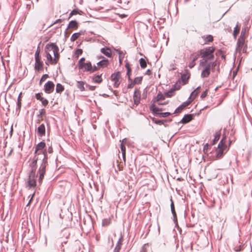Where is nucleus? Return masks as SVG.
<instances>
[{"label":"nucleus","mask_w":252,"mask_h":252,"mask_svg":"<svg viewBox=\"0 0 252 252\" xmlns=\"http://www.w3.org/2000/svg\"><path fill=\"white\" fill-rule=\"evenodd\" d=\"M215 48L214 47H209L203 49L199 51V55L202 58L200 61V65L205 66L208 63V61L213 60L214 58V53Z\"/></svg>","instance_id":"1"},{"label":"nucleus","mask_w":252,"mask_h":252,"mask_svg":"<svg viewBox=\"0 0 252 252\" xmlns=\"http://www.w3.org/2000/svg\"><path fill=\"white\" fill-rule=\"evenodd\" d=\"M217 65V63L216 61L207 63L206 65L203 66L205 67L201 72V77L203 78L208 77L210 74L211 70H212V71H214V69Z\"/></svg>","instance_id":"2"},{"label":"nucleus","mask_w":252,"mask_h":252,"mask_svg":"<svg viewBox=\"0 0 252 252\" xmlns=\"http://www.w3.org/2000/svg\"><path fill=\"white\" fill-rule=\"evenodd\" d=\"M45 153L46 152H39L34 156L32 161L30 164V166L31 168V173H36L37 160L44 159L45 157Z\"/></svg>","instance_id":"3"},{"label":"nucleus","mask_w":252,"mask_h":252,"mask_svg":"<svg viewBox=\"0 0 252 252\" xmlns=\"http://www.w3.org/2000/svg\"><path fill=\"white\" fill-rule=\"evenodd\" d=\"M47 154L45 153V157L44 159H42L40 166L38 170V173L39 174L38 182L41 184L42 182V180L44 178V174L46 172V167L48 165L47 163Z\"/></svg>","instance_id":"4"},{"label":"nucleus","mask_w":252,"mask_h":252,"mask_svg":"<svg viewBox=\"0 0 252 252\" xmlns=\"http://www.w3.org/2000/svg\"><path fill=\"white\" fill-rule=\"evenodd\" d=\"M225 137H223L218 144V148L216 150L217 158H220L222 156L224 151H227V146L225 144Z\"/></svg>","instance_id":"5"},{"label":"nucleus","mask_w":252,"mask_h":252,"mask_svg":"<svg viewBox=\"0 0 252 252\" xmlns=\"http://www.w3.org/2000/svg\"><path fill=\"white\" fill-rule=\"evenodd\" d=\"M69 236V233L68 232L67 230L64 229L57 233L56 234V238L59 242L61 243L63 246V244H66L67 243V241H66V239Z\"/></svg>","instance_id":"6"},{"label":"nucleus","mask_w":252,"mask_h":252,"mask_svg":"<svg viewBox=\"0 0 252 252\" xmlns=\"http://www.w3.org/2000/svg\"><path fill=\"white\" fill-rule=\"evenodd\" d=\"M111 80L112 81L114 82V87L118 88L121 82V73L119 71L117 72H115L112 74L111 76Z\"/></svg>","instance_id":"7"},{"label":"nucleus","mask_w":252,"mask_h":252,"mask_svg":"<svg viewBox=\"0 0 252 252\" xmlns=\"http://www.w3.org/2000/svg\"><path fill=\"white\" fill-rule=\"evenodd\" d=\"M36 173H31L30 172L28 180V185L30 188H34L36 186Z\"/></svg>","instance_id":"8"},{"label":"nucleus","mask_w":252,"mask_h":252,"mask_svg":"<svg viewBox=\"0 0 252 252\" xmlns=\"http://www.w3.org/2000/svg\"><path fill=\"white\" fill-rule=\"evenodd\" d=\"M55 85L51 81H48L44 86V90L46 94H51L54 90Z\"/></svg>","instance_id":"9"},{"label":"nucleus","mask_w":252,"mask_h":252,"mask_svg":"<svg viewBox=\"0 0 252 252\" xmlns=\"http://www.w3.org/2000/svg\"><path fill=\"white\" fill-rule=\"evenodd\" d=\"M140 97L141 93L140 90L138 89H135L133 97L134 103L136 106H137L140 103Z\"/></svg>","instance_id":"10"},{"label":"nucleus","mask_w":252,"mask_h":252,"mask_svg":"<svg viewBox=\"0 0 252 252\" xmlns=\"http://www.w3.org/2000/svg\"><path fill=\"white\" fill-rule=\"evenodd\" d=\"M92 63L90 62L85 63L83 65H81V66L79 68V69H83L84 71L91 72L92 69Z\"/></svg>","instance_id":"11"},{"label":"nucleus","mask_w":252,"mask_h":252,"mask_svg":"<svg viewBox=\"0 0 252 252\" xmlns=\"http://www.w3.org/2000/svg\"><path fill=\"white\" fill-rule=\"evenodd\" d=\"M45 147V143L44 142H40L35 147L34 154L37 155L39 152H46V151H42V150Z\"/></svg>","instance_id":"12"},{"label":"nucleus","mask_w":252,"mask_h":252,"mask_svg":"<svg viewBox=\"0 0 252 252\" xmlns=\"http://www.w3.org/2000/svg\"><path fill=\"white\" fill-rule=\"evenodd\" d=\"M45 134V126L42 124L40 125L37 128V135L38 136H43Z\"/></svg>","instance_id":"13"},{"label":"nucleus","mask_w":252,"mask_h":252,"mask_svg":"<svg viewBox=\"0 0 252 252\" xmlns=\"http://www.w3.org/2000/svg\"><path fill=\"white\" fill-rule=\"evenodd\" d=\"M199 55L198 54H192L191 55L192 60H191V61L189 63V67L190 68H192V67H193L195 66V62L199 58Z\"/></svg>","instance_id":"14"},{"label":"nucleus","mask_w":252,"mask_h":252,"mask_svg":"<svg viewBox=\"0 0 252 252\" xmlns=\"http://www.w3.org/2000/svg\"><path fill=\"white\" fill-rule=\"evenodd\" d=\"M100 52L107 57H111V50L109 48L104 47L101 49Z\"/></svg>","instance_id":"15"},{"label":"nucleus","mask_w":252,"mask_h":252,"mask_svg":"<svg viewBox=\"0 0 252 252\" xmlns=\"http://www.w3.org/2000/svg\"><path fill=\"white\" fill-rule=\"evenodd\" d=\"M192 119V114H187L184 116L181 121V123L183 124H187Z\"/></svg>","instance_id":"16"},{"label":"nucleus","mask_w":252,"mask_h":252,"mask_svg":"<svg viewBox=\"0 0 252 252\" xmlns=\"http://www.w3.org/2000/svg\"><path fill=\"white\" fill-rule=\"evenodd\" d=\"M59 50V49L58 47L57 46L54 49V50L52 51L54 55V61H55V63H57L59 61V58H60V55L58 53V51Z\"/></svg>","instance_id":"17"},{"label":"nucleus","mask_w":252,"mask_h":252,"mask_svg":"<svg viewBox=\"0 0 252 252\" xmlns=\"http://www.w3.org/2000/svg\"><path fill=\"white\" fill-rule=\"evenodd\" d=\"M180 89V86H178V88H172L168 92L164 93L166 97H170L174 95V92L175 90H178Z\"/></svg>","instance_id":"18"},{"label":"nucleus","mask_w":252,"mask_h":252,"mask_svg":"<svg viewBox=\"0 0 252 252\" xmlns=\"http://www.w3.org/2000/svg\"><path fill=\"white\" fill-rule=\"evenodd\" d=\"M56 46L57 45L55 43H48L45 46V52H50V51H52Z\"/></svg>","instance_id":"19"},{"label":"nucleus","mask_w":252,"mask_h":252,"mask_svg":"<svg viewBox=\"0 0 252 252\" xmlns=\"http://www.w3.org/2000/svg\"><path fill=\"white\" fill-rule=\"evenodd\" d=\"M109 64V62L108 59H104L99 61L97 63V65L99 67H106Z\"/></svg>","instance_id":"20"},{"label":"nucleus","mask_w":252,"mask_h":252,"mask_svg":"<svg viewBox=\"0 0 252 252\" xmlns=\"http://www.w3.org/2000/svg\"><path fill=\"white\" fill-rule=\"evenodd\" d=\"M102 74L95 75L92 77V80L94 83H100L102 81Z\"/></svg>","instance_id":"21"},{"label":"nucleus","mask_w":252,"mask_h":252,"mask_svg":"<svg viewBox=\"0 0 252 252\" xmlns=\"http://www.w3.org/2000/svg\"><path fill=\"white\" fill-rule=\"evenodd\" d=\"M43 66V63L41 61H40V58H38L37 60H35V70H40Z\"/></svg>","instance_id":"22"},{"label":"nucleus","mask_w":252,"mask_h":252,"mask_svg":"<svg viewBox=\"0 0 252 252\" xmlns=\"http://www.w3.org/2000/svg\"><path fill=\"white\" fill-rule=\"evenodd\" d=\"M200 87H197L194 91H193L189 97V98H190L192 97V99H194L195 97L198 95V94L199 93L200 91Z\"/></svg>","instance_id":"23"},{"label":"nucleus","mask_w":252,"mask_h":252,"mask_svg":"<svg viewBox=\"0 0 252 252\" xmlns=\"http://www.w3.org/2000/svg\"><path fill=\"white\" fill-rule=\"evenodd\" d=\"M220 134V130H218L215 132V137L213 140L212 145H215L216 143V142L219 140Z\"/></svg>","instance_id":"24"},{"label":"nucleus","mask_w":252,"mask_h":252,"mask_svg":"<svg viewBox=\"0 0 252 252\" xmlns=\"http://www.w3.org/2000/svg\"><path fill=\"white\" fill-rule=\"evenodd\" d=\"M122 238H120L117 243V245L114 249V252H119L120 249H121V246L122 245Z\"/></svg>","instance_id":"25"},{"label":"nucleus","mask_w":252,"mask_h":252,"mask_svg":"<svg viewBox=\"0 0 252 252\" xmlns=\"http://www.w3.org/2000/svg\"><path fill=\"white\" fill-rule=\"evenodd\" d=\"M245 39L244 38H242V37H239L237 41V47L239 49H241L244 45L245 43Z\"/></svg>","instance_id":"26"},{"label":"nucleus","mask_w":252,"mask_h":252,"mask_svg":"<svg viewBox=\"0 0 252 252\" xmlns=\"http://www.w3.org/2000/svg\"><path fill=\"white\" fill-rule=\"evenodd\" d=\"M171 203L170 205V207H171V212L173 216L174 219V220L176 219L177 220V215H176V213L175 210L174 202H173L172 198L171 199Z\"/></svg>","instance_id":"27"},{"label":"nucleus","mask_w":252,"mask_h":252,"mask_svg":"<svg viewBox=\"0 0 252 252\" xmlns=\"http://www.w3.org/2000/svg\"><path fill=\"white\" fill-rule=\"evenodd\" d=\"M165 96H166L164 94H162L160 92H159L157 94V96L155 98V102L164 99Z\"/></svg>","instance_id":"28"},{"label":"nucleus","mask_w":252,"mask_h":252,"mask_svg":"<svg viewBox=\"0 0 252 252\" xmlns=\"http://www.w3.org/2000/svg\"><path fill=\"white\" fill-rule=\"evenodd\" d=\"M64 87L62 84L60 83H58L57 84L56 88V92L57 93H61L64 91Z\"/></svg>","instance_id":"29"},{"label":"nucleus","mask_w":252,"mask_h":252,"mask_svg":"<svg viewBox=\"0 0 252 252\" xmlns=\"http://www.w3.org/2000/svg\"><path fill=\"white\" fill-rule=\"evenodd\" d=\"M77 27H78V23H77V21H76L75 20L74 21L72 20L69 22L68 27H67V29L77 28Z\"/></svg>","instance_id":"30"},{"label":"nucleus","mask_w":252,"mask_h":252,"mask_svg":"<svg viewBox=\"0 0 252 252\" xmlns=\"http://www.w3.org/2000/svg\"><path fill=\"white\" fill-rule=\"evenodd\" d=\"M121 150L122 153L123 158L124 161L126 160V149L123 143L121 144Z\"/></svg>","instance_id":"31"},{"label":"nucleus","mask_w":252,"mask_h":252,"mask_svg":"<svg viewBox=\"0 0 252 252\" xmlns=\"http://www.w3.org/2000/svg\"><path fill=\"white\" fill-rule=\"evenodd\" d=\"M84 84L85 83L83 81H77V87L81 91H85Z\"/></svg>","instance_id":"32"},{"label":"nucleus","mask_w":252,"mask_h":252,"mask_svg":"<svg viewBox=\"0 0 252 252\" xmlns=\"http://www.w3.org/2000/svg\"><path fill=\"white\" fill-rule=\"evenodd\" d=\"M39 113L37 115V117L43 120V117L46 114V110L45 109H41L39 110Z\"/></svg>","instance_id":"33"},{"label":"nucleus","mask_w":252,"mask_h":252,"mask_svg":"<svg viewBox=\"0 0 252 252\" xmlns=\"http://www.w3.org/2000/svg\"><path fill=\"white\" fill-rule=\"evenodd\" d=\"M240 30V27L238 25H236L233 31V35L235 38H236L237 35L239 33Z\"/></svg>","instance_id":"34"},{"label":"nucleus","mask_w":252,"mask_h":252,"mask_svg":"<svg viewBox=\"0 0 252 252\" xmlns=\"http://www.w3.org/2000/svg\"><path fill=\"white\" fill-rule=\"evenodd\" d=\"M80 35L81 34L80 32H76L73 33L70 37V40L72 42L75 41L79 38Z\"/></svg>","instance_id":"35"},{"label":"nucleus","mask_w":252,"mask_h":252,"mask_svg":"<svg viewBox=\"0 0 252 252\" xmlns=\"http://www.w3.org/2000/svg\"><path fill=\"white\" fill-rule=\"evenodd\" d=\"M139 63L142 68H145L147 66V62L146 60L143 58H141L139 60Z\"/></svg>","instance_id":"36"},{"label":"nucleus","mask_w":252,"mask_h":252,"mask_svg":"<svg viewBox=\"0 0 252 252\" xmlns=\"http://www.w3.org/2000/svg\"><path fill=\"white\" fill-rule=\"evenodd\" d=\"M111 223V220L110 218L104 219L102 220V225L103 226H107Z\"/></svg>","instance_id":"37"},{"label":"nucleus","mask_w":252,"mask_h":252,"mask_svg":"<svg viewBox=\"0 0 252 252\" xmlns=\"http://www.w3.org/2000/svg\"><path fill=\"white\" fill-rule=\"evenodd\" d=\"M46 57L48 60L50 61L51 64H55L57 63H55L54 61V59H53L51 55L50 54L49 52H46Z\"/></svg>","instance_id":"38"},{"label":"nucleus","mask_w":252,"mask_h":252,"mask_svg":"<svg viewBox=\"0 0 252 252\" xmlns=\"http://www.w3.org/2000/svg\"><path fill=\"white\" fill-rule=\"evenodd\" d=\"M46 57L48 60L50 61L51 64H55L57 63H55L54 61V59H53L51 55L50 54L49 52H46Z\"/></svg>","instance_id":"39"},{"label":"nucleus","mask_w":252,"mask_h":252,"mask_svg":"<svg viewBox=\"0 0 252 252\" xmlns=\"http://www.w3.org/2000/svg\"><path fill=\"white\" fill-rule=\"evenodd\" d=\"M189 78V74L187 73V74H183L181 75V79L184 82H186Z\"/></svg>","instance_id":"40"},{"label":"nucleus","mask_w":252,"mask_h":252,"mask_svg":"<svg viewBox=\"0 0 252 252\" xmlns=\"http://www.w3.org/2000/svg\"><path fill=\"white\" fill-rule=\"evenodd\" d=\"M20 95H21V94H20V95H19L18 98V101H17V108H16V111H18L19 112L20 111L21 107V99L20 97Z\"/></svg>","instance_id":"41"},{"label":"nucleus","mask_w":252,"mask_h":252,"mask_svg":"<svg viewBox=\"0 0 252 252\" xmlns=\"http://www.w3.org/2000/svg\"><path fill=\"white\" fill-rule=\"evenodd\" d=\"M159 117L165 118L171 115L169 112H161L158 114Z\"/></svg>","instance_id":"42"},{"label":"nucleus","mask_w":252,"mask_h":252,"mask_svg":"<svg viewBox=\"0 0 252 252\" xmlns=\"http://www.w3.org/2000/svg\"><path fill=\"white\" fill-rule=\"evenodd\" d=\"M143 77L142 76L137 77L134 80V83L135 84H140L142 82Z\"/></svg>","instance_id":"43"},{"label":"nucleus","mask_w":252,"mask_h":252,"mask_svg":"<svg viewBox=\"0 0 252 252\" xmlns=\"http://www.w3.org/2000/svg\"><path fill=\"white\" fill-rule=\"evenodd\" d=\"M48 77H49V76L47 74L43 75L42 77L40 79V82H39L40 85H41L42 82L44 81Z\"/></svg>","instance_id":"44"},{"label":"nucleus","mask_w":252,"mask_h":252,"mask_svg":"<svg viewBox=\"0 0 252 252\" xmlns=\"http://www.w3.org/2000/svg\"><path fill=\"white\" fill-rule=\"evenodd\" d=\"M205 40L206 42H212L213 40V37L211 35H208L206 37Z\"/></svg>","instance_id":"45"},{"label":"nucleus","mask_w":252,"mask_h":252,"mask_svg":"<svg viewBox=\"0 0 252 252\" xmlns=\"http://www.w3.org/2000/svg\"><path fill=\"white\" fill-rule=\"evenodd\" d=\"M246 32V29H243L241 32V34H240V36L239 37H242V38L245 39Z\"/></svg>","instance_id":"46"},{"label":"nucleus","mask_w":252,"mask_h":252,"mask_svg":"<svg viewBox=\"0 0 252 252\" xmlns=\"http://www.w3.org/2000/svg\"><path fill=\"white\" fill-rule=\"evenodd\" d=\"M85 61V58H82L80 59V60L78 62V67L79 68L81 66V65H83L85 63L84 62Z\"/></svg>","instance_id":"47"},{"label":"nucleus","mask_w":252,"mask_h":252,"mask_svg":"<svg viewBox=\"0 0 252 252\" xmlns=\"http://www.w3.org/2000/svg\"><path fill=\"white\" fill-rule=\"evenodd\" d=\"M43 105L46 106L48 104V100L43 97V98L40 100Z\"/></svg>","instance_id":"48"},{"label":"nucleus","mask_w":252,"mask_h":252,"mask_svg":"<svg viewBox=\"0 0 252 252\" xmlns=\"http://www.w3.org/2000/svg\"><path fill=\"white\" fill-rule=\"evenodd\" d=\"M184 109L182 107V106L180 105L178 107H177L176 110H175L174 113H180Z\"/></svg>","instance_id":"49"},{"label":"nucleus","mask_w":252,"mask_h":252,"mask_svg":"<svg viewBox=\"0 0 252 252\" xmlns=\"http://www.w3.org/2000/svg\"><path fill=\"white\" fill-rule=\"evenodd\" d=\"M83 53V51L81 49H78L75 51V55L77 57H78L79 56L81 55Z\"/></svg>","instance_id":"50"},{"label":"nucleus","mask_w":252,"mask_h":252,"mask_svg":"<svg viewBox=\"0 0 252 252\" xmlns=\"http://www.w3.org/2000/svg\"><path fill=\"white\" fill-rule=\"evenodd\" d=\"M41 93H37L35 94V98L38 100H41L42 98H43V97L41 96Z\"/></svg>","instance_id":"51"},{"label":"nucleus","mask_w":252,"mask_h":252,"mask_svg":"<svg viewBox=\"0 0 252 252\" xmlns=\"http://www.w3.org/2000/svg\"><path fill=\"white\" fill-rule=\"evenodd\" d=\"M190 102V101H186L182 103V104L181 105L182 107L184 109L185 107L188 106Z\"/></svg>","instance_id":"52"},{"label":"nucleus","mask_w":252,"mask_h":252,"mask_svg":"<svg viewBox=\"0 0 252 252\" xmlns=\"http://www.w3.org/2000/svg\"><path fill=\"white\" fill-rule=\"evenodd\" d=\"M77 14H78V10L76 9H74L70 13L69 18H70L72 16L76 15Z\"/></svg>","instance_id":"53"},{"label":"nucleus","mask_w":252,"mask_h":252,"mask_svg":"<svg viewBox=\"0 0 252 252\" xmlns=\"http://www.w3.org/2000/svg\"><path fill=\"white\" fill-rule=\"evenodd\" d=\"M164 120H155V123L158 125H162L164 124Z\"/></svg>","instance_id":"54"},{"label":"nucleus","mask_w":252,"mask_h":252,"mask_svg":"<svg viewBox=\"0 0 252 252\" xmlns=\"http://www.w3.org/2000/svg\"><path fill=\"white\" fill-rule=\"evenodd\" d=\"M207 94H208V90H206V91H204V92L202 93V94H201V96H200L201 98H205V97L207 96Z\"/></svg>","instance_id":"55"},{"label":"nucleus","mask_w":252,"mask_h":252,"mask_svg":"<svg viewBox=\"0 0 252 252\" xmlns=\"http://www.w3.org/2000/svg\"><path fill=\"white\" fill-rule=\"evenodd\" d=\"M34 56H35V60H37L38 59V58H40L39 51L38 50V49H37L36 50V51L35 52Z\"/></svg>","instance_id":"56"},{"label":"nucleus","mask_w":252,"mask_h":252,"mask_svg":"<svg viewBox=\"0 0 252 252\" xmlns=\"http://www.w3.org/2000/svg\"><path fill=\"white\" fill-rule=\"evenodd\" d=\"M234 251L236 252H240L242 250V246L235 247L234 249Z\"/></svg>","instance_id":"57"},{"label":"nucleus","mask_w":252,"mask_h":252,"mask_svg":"<svg viewBox=\"0 0 252 252\" xmlns=\"http://www.w3.org/2000/svg\"><path fill=\"white\" fill-rule=\"evenodd\" d=\"M98 69V67L96 66H92V69H91V72L90 73H93V72H94L96 71H97V70Z\"/></svg>","instance_id":"58"},{"label":"nucleus","mask_w":252,"mask_h":252,"mask_svg":"<svg viewBox=\"0 0 252 252\" xmlns=\"http://www.w3.org/2000/svg\"><path fill=\"white\" fill-rule=\"evenodd\" d=\"M148 246V244H145L142 248V250L140 252H147L146 247Z\"/></svg>","instance_id":"59"},{"label":"nucleus","mask_w":252,"mask_h":252,"mask_svg":"<svg viewBox=\"0 0 252 252\" xmlns=\"http://www.w3.org/2000/svg\"><path fill=\"white\" fill-rule=\"evenodd\" d=\"M130 72H131V69L130 68H128V69H127L126 75L128 76V80L129 81H131V79H130Z\"/></svg>","instance_id":"60"},{"label":"nucleus","mask_w":252,"mask_h":252,"mask_svg":"<svg viewBox=\"0 0 252 252\" xmlns=\"http://www.w3.org/2000/svg\"><path fill=\"white\" fill-rule=\"evenodd\" d=\"M161 111H162L161 109H160L158 107H156L154 108V109H153V112L154 113H157L158 112Z\"/></svg>","instance_id":"61"},{"label":"nucleus","mask_w":252,"mask_h":252,"mask_svg":"<svg viewBox=\"0 0 252 252\" xmlns=\"http://www.w3.org/2000/svg\"><path fill=\"white\" fill-rule=\"evenodd\" d=\"M132 81V80L131 81ZM135 85V83L134 82H131L130 84H129L127 86L128 88H132Z\"/></svg>","instance_id":"62"},{"label":"nucleus","mask_w":252,"mask_h":252,"mask_svg":"<svg viewBox=\"0 0 252 252\" xmlns=\"http://www.w3.org/2000/svg\"><path fill=\"white\" fill-rule=\"evenodd\" d=\"M152 73V71L150 69H148L146 70V71L145 72V74L146 75H151Z\"/></svg>","instance_id":"63"},{"label":"nucleus","mask_w":252,"mask_h":252,"mask_svg":"<svg viewBox=\"0 0 252 252\" xmlns=\"http://www.w3.org/2000/svg\"><path fill=\"white\" fill-rule=\"evenodd\" d=\"M89 89L91 91H94L95 89V86H89Z\"/></svg>","instance_id":"64"}]
</instances>
